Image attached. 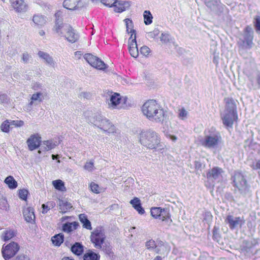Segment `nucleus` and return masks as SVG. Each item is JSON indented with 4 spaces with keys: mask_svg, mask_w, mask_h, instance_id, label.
Wrapping results in <instances>:
<instances>
[{
    "mask_svg": "<svg viewBox=\"0 0 260 260\" xmlns=\"http://www.w3.org/2000/svg\"><path fill=\"white\" fill-rule=\"evenodd\" d=\"M32 59V57L30 55H29L27 52H24L22 54V60L24 63H28L29 61Z\"/></svg>",
    "mask_w": 260,
    "mask_h": 260,
    "instance_id": "obj_50",
    "label": "nucleus"
},
{
    "mask_svg": "<svg viewBox=\"0 0 260 260\" xmlns=\"http://www.w3.org/2000/svg\"><path fill=\"white\" fill-rule=\"evenodd\" d=\"M142 111L144 115L151 121L159 123L164 120L165 111L156 100H149L146 101L142 107Z\"/></svg>",
    "mask_w": 260,
    "mask_h": 260,
    "instance_id": "obj_1",
    "label": "nucleus"
},
{
    "mask_svg": "<svg viewBox=\"0 0 260 260\" xmlns=\"http://www.w3.org/2000/svg\"><path fill=\"white\" fill-rule=\"evenodd\" d=\"M28 193V191L27 190L25 189H22L19 190L18 192V196L21 199L23 200H26L27 199Z\"/></svg>",
    "mask_w": 260,
    "mask_h": 260,
    "instance_id": "obj_48",
    "label": "nucleus"
},
{
    "mask_svg": "<svg viewBox=\"0 0 260 260\" xmlns=\"http://www.w3.org/2000/svg\"><path fill=\"white\" fill-rule=\"evenodd\" d=\"M253 31L250 26H247L243 34L239 37L238 44L243 48L249 49L253 44Z\"/></svg>",
    "mask_w": 260,
    "mask_h": 260,
    "instance_id": "obj_6",
    "label": "nucleus"
},
{
    "mask_svg": "<svg viewBox=\"0 0 260 260\" xmlns=\"http://www.w3.org/2000/svg\"><path fill=\"white\" fill-rule=\"evenodd\" d=\"M100 255L98 253H96L91 250H89L85 253L83 256L84 260H99Z\"/></svg>",
    "mask_w": 260,
    "mask_h": 260,
    "instance_id": "obj_29",
    "label": "nucleus"
},
{
    "mask_svg": "<svg viewBox=\"0 0 260 260\" xmlns=\"http://www.w3.org/2000/svg\"><path fill=\"white\" fill-rule=\"evenodd\" d=\"M39 57L41 58L49 65L54 67L55 66V62L53 58L47 53L39 51L38 53Z\"/></svg>",
    "mask_w": 260,
    "mask_h": 260,
    "instance_id": "obj_24",
    "label": "nucleus"
},
{
    "mask_svg": "<svg viewBox=\"0 0 260 260\" xmlns=\"http://www.w3.org/2000/svg\"><path fill=\"white\" fill-rule=\"evenodd\" d=\"M161 209L162 208L160 207L152 208L151 209V215L152 216L155 218H159V216L161 213Z\"/></svg>",
    "mask_w": 260,
    "mask_h": 260,
    "instance_id": "obj_44",
    "label": "nucleus"
},
{
    "mask_svg": "<svg viewBox=\"0 0 260 260\" xmlns=\"http://www.w3.org/2000/svg\"><path fill=\"white\" fill-rule=\"evenodd\" d=\"M92 67L99 70H104L106 68V64L98 57H96V60H95V62L94 64H92Z\"/></svg>",
    "mask_w": 260,
    "mask_h": 260,
    "instance_id": "obj_39",
    "label": "nucleus"
},
{
    "mask_svg": "<svg viewBox=\"0 0 260 260\" xmlns=\"http://www.w3.org/2000/svg\"><path fill=\"white\" fill-rule=\"evenodd\" d=\"M32 88L35 90L42 89V86L41 84L39 83H35L32 85Z\"/></svg>",
    "mask_w": 260,
    "mask_h": 260,
    "instance_id": "obj_64",
    "label": "nucleus"
},
{
    "mask_svg": "<svg viewBox=\"0 0 260 260\" xmlns=\"http://www.w3.org/2000/svg\"><path fill=\"white\" fill-rule=\"evenodd\" d=\"M41 138L38 134L31 135L26 141L28 149L30 151L35 150L39 147H41Z\"/></svg>",
    "mask_w": 260,
    "mask_h": 260,
    "instance_id": "obj_13",
    "label": "nucleus"
},
{
    "mask_svg": "<svg viewBox=\"0 0 260 260\" xmlns=\"http://www.w3.org/2000/svg\"><path fill=\"white\" fill-rule=\"evenodd\" d=\"M139 139L140 143L147 148L155 150L162 148L159 135L152 129L142 131L139 134Z\"/></svg>",
    "mask_w": 260,
    "mask_h": 260,
    "instance_id": "obj_2",
    "label": "nucleus"
},
{
    "mask_svg": "<svg viewBox=\"0 0 260 260\" xmlns=\"http://www.w3.org/2000/svg\"><path fill=\"white\" fill-rule=\"evenodd\" d=\"M145 246L147 248V249H148L150 250H154V251L157 253H158L160 251V250L158 249V248L156 246L155 241L152 239L150 240L149 241H147L146 242Z\"/></svg>",
    "mask_w": 260,
    "mask_h": 260,
    "instance_id": "obj_34",
    "label": "nucleus"
},
{
    "mask_svg": "<svg viewBox=\"0 0 260 260\" xmlns=\"http://www.w3.org/2000/svg\"><path fill=\"white\" fill-rule=\"evenodd\" d=\"M225 101L226 104L225 111L237 112L235 102L232 99L225 98Z\"/></svg>",
    "mask_w": 260,
    "mask_h": 260,
    "instance_id": "obj_27",
    "label": "nucleus"
},
{
    "mask_svg": "<svg viewBox=\"0 0 260 260\" xmlns=\"http://www.w3.org/2000/svg\"><path fill=\"white\" fill-rule=\"evenodd\" d=\"M223 170L218 167L213 168L207 173V179L211 181H219L222 179Z\"/></svg>",
    "mask_w": 260,
    "mask_h": 260,
    "instance_id": "obj_9",
    "label": "nucleus"
},
{
    "mask_svg": "<svg viewBox=\"0 0 260 260\" xmlns=\"http://www.w3.org/2000/svg\"><path fill=\"white\" fill-rule=\"evenodd\" d=\"M206 5L211 9H214L217 4V1L214 0H205Z\"/></svg>",
    "mask_w": 260,
    "mask_h": 260,
    "instance_id": "obj_49",
    "label": "nucleus"
},
{
    "mask_svg": "<svg viewBox=\"0 0 260 260\" xmlns=\"http://www.w3.org/2000/svg\"><path fill=\"white\" fill-rule=\"evenodd\" d=\"M42 213L43 214H46L47 213V212L50 210V208L48 206V205L46 204H43L42 205Z\"/></svg>",
    "mask_w": 260,
    "mask_h": 260,
    "instance_id": "obj_63",
    "label": "nucleus"
},
{
    "mask_svg": "<svg viewBox=\"0 0 260 260\" xmlns=\"http://www.w3.org/2000/svg\"><path fill=\"white\" fill-rule=\"evenodd\" d=\"M101 249L106 254H109L111 252V247L106 244L102 245V248Z\"/></svg>",
    "mask_w": 260,
    "mask_h": 260,
    "instance_id": "obj_57",
    "label": "nucleus"
},
{
    "mask_svg": "<svg viewBox=\"0 0 260 260\" xmlns=\"http://www.w3.org/2000/svg\"><path fill=\"white\" fill-rule=\"evenodd\" d=\"M65 28L67 31L63 37L71 43L76 42L79 38L78 34L71 26H67Z\"/></svg>",
    "mask_w": 260,
    "mask_h": 260,
    "instance_id": "obj_14",
    "label": "nucleus"
},
{
    "mask_svg": "<svg viewBox=\"0 0 260 260\" xmlns=\"http://www.w3.org/2000/svg\"><path fill=\"white\" fill-rule=\"evenodd\" d=\"M106 238L104 230L102 227L96 228L91 234L90 239L95 248L102 249Z\"/></svg>",
    "mask_w": 260,
    "mask_h": 260,
    "instance_id": "obj_7",
    "label": "nucleus"
},
{
    "mask_svg": "<svg viewBox=\"0 0 260 260\" xmlns=\"http://www.w3.org/2000/svg\"><path fill=\"white\" fill-rule=\"evenodd\" d=\"M15 236V233L13 230L5 231L2 236L3 239L5 241H8Z\"/></svg>",
    "mask_w": 260,
    "mask_h": 260,
    "instance_id": "obj_38",
    "label": "nucleus"
},
{
    "mask_svg": "<svg viewBox=\"0 0 260 260\" xmlns=\"http://www.w3.org/2000/svg\"><path fill=\"white\" fill-rule=\"evenodd\" d=\"M70 26L69 24H64L62 21H57V22L55 23L53 30L58 36L63 37L67 31L65 27Z\"/></svg>",
    "mask_w": 260,
    "mask_h": 260,
    "instance_id": "obj_20",
    "label": "nucleus"
},
{
    "mask_svg": "<svg viewBox=\"0 0 260 260\" xmlns=\"http://www.w3.org/2000/svg\"><path fill=\"white\" fill-rule=\"evenodd\" d=\"M144 23L146 25H149L152 22V15L149 11L145 10L143 14Z\"/></svg>",
    "mask_w": 260,
    "mask_h": 260,
    "instance_id": "obj_37",
    "label": "nucleus"
},
{
    "mask_svg": "<svg viewBox=\"0 0 260 260\" xmlns=\"http://www.w3.org/2000/svg\"><path fill=\"white\" fill-rule=\"evenodd\" d=\"M9 207L7 201L0 194V211H6Z\"/></svg>",
    "mask_w": 260,
    "mask_h": 260,
    "instance_id": "obj_42",
    "label": "nucleus"
},
{
    "mask_svg": "<svg viewBox=\"0 0 260 260\" xmlns=\"http://www.w3.org/2000/svg\"><path fill=\"white\" fill-rule=\"evenodd\" d=\"M133 34L131 35V37L128 39V50L131 55L134 57L137 58L139 56V50L138 48V45L136 41V35L134 34V37H133Z\"/></svg>",
    "mask_w": 260,
    "mask_h": 260,
    "instance_id": "obj_11",
    "label": "nucleus"
},
{
    "mask_svg": "<svg viewBox=\"0 0 260 260\" xmlns=\"http://www.w3.org/2000/svg\"><path fill=\"white\" fill-rule=\"evenodd\" d=\"M251 167L253 170H260V159H257L255 162H253L251 165Z\"/></svg>",
    "mask_w": 260,
    "mask_h": 260,
    "instance_id": "obj_58",
    "label": "nucleus"
},
{
    "mask_svg": "<svg viewBox=\"0 0 260 260\" xmlns=\"http://www.w3.org/2000/svg\"><path fill=\"white\" fill-rule=\"evenodd\" d=\"M11 126L10 120H6L2 123L1 125V129L3 132L8 133L10 131V128H12V127H11Z\"/></svg>",
    "mask_w": 260,
    "mask_h": 260,
    "instance_id": "obj_40",
    "label": "nucleus"
},
{
    "mask_svg": "<svg viewBox=\"0 0 260 260\" xmlns=\"http://www.w3.org/2000/svg\"><path fill=\"white\" fill-rule=\"evenodd\" d=\"M64 236L62 234H58L52 237L51 240L53 244L59 246L63 242Z\"/></svg>",
    "mask_w": 260,
    "mask_h": 260,
    "instance_id": "obj_32",
    "label": "nucleus"
},
{
    "mask_svg": "<svg viewBox=\"0 0 260 260\" xmlns=\"http://www.w3.org/2000/svg\"><path fill=\"white\" fill-rule=\"evenodd\" d=\"M223 123L228 127H232L234 121L238 118L237 112L225 111L221 116Z\"/></svg>",
    "mask_w": 260,
    "mask_h": 260,
    "instance_id": "obj_12",
    "label": "nucleus"
},
{
    "mask_svg": "<svg viewBox=\"0 0 260 260\" xmlns=\"http://www.w3.org/2000/svg\"><path fill=\"white\" fill-rule=\"evenodd\" d=\"M129 203L139 214L141 215L144 214L145 210L142 207L141 201L139 198L135 197L133 200H131Z\"/></svg>",
    "mask_w": 260,
    "mask_h": 260,
    "instance_id": "obj_23",
    "label": "nucleus"
},
{
    "mask_svg": "<svg viewBox=\"0 0 260 260\" xmlns=\"http://www.w3.org/2000/svg\"><path fill=\"white\" fill-rule=\"evenodd\" d=\"M32 22L35 26L41 28L44 26L47 23L46 16L41 14H35L32 17Z\"/></svg>",
    "mask_w": 260,
    "mask_h": 260,
    "instance_id": "obj_19",
    "label": "nucleus"
},
{
    "mask_svg": "<svg viewBox=\"0 0 260 260\" xmlns=\"http://www.w3.org/2000/svg\"><path fill=\"white\" fill-rule=\"evenodd\" d=\"M126 98H122L120 95L117 93H114L110 95L109 105L113 108L117 107L120 104H125Z\"/></svg>",
    "mask_w": 260,
    "mask_h": 260,
    "instance_id": "obj_15",
    "label": "nucleus"
},
{
    "mask_svg": "<svg viewBox=\"0 0 260 260\" xmlns=\"http://www.w3.org/2000/svg\"><path fill=\"white\" fill-rule=\"evenodd\" d=\"M79 226L78 222H67L62 226V230L65 232L70 233L74 230H76Z\"/></svg>",
    "mask_w": 260,
    "mask_h": 260,
    "instance_id": "obj_25",
    "label": "nucleus"
},
{
    "mask_svg": "<svg viewBox=\"0 0 260 260\" xmlns=\"http://www.w3.org/2000/svg\"><path fill=\"white\" fill-rule=\"evenodd\" d=\"M42 93L41 92H37L36 93H34L32 95L31 98V101L28 104V106L31 107L35 102H38V103H40L42 102V99L41 96H42Z\"/></svg>",
    "mask_w": 260,
    "mask_h": 260,
    "instance_id": "obj_36",
    "label": "nucleus"
},
{
    "mask_svg": "<svg viewBox=\"0 0 260 260\" xmlns=\"http://www.w3.org/2000/svg\"><path fill=\"white\" fill-rule=\"evenodd\" d=\"M4 182L10 189H15L17 186V182L12 176L7 177Z\"/></svg>",
    "mask_w": 260,
    "mask_h": 260,
    "instance_id": "obj_33",
    "label": "nucleus"
},
{
    "mask_svg": "<svg viewBox=\"0 0 260 260\" xmlns=\"http://www.w3.org/2000/svg\"><path fill=\"white\" fill-rule=\"evenodd\" d=\"M63 7L70 10H77L83 6L82 0H64Z\"/></svg>",
    "mask_w": 260,
    "mask_h": 260,
    "instance_id": "obj_16",
    "label": "nucleus"
},
{
    "mask_svg": "<svg viewBox=\"0 0 260 260\" xmlns=\"http://www.w3.org/2000/svg\"><path fill=\"white\" fill-rule=\"evenodd\" d=\"M201 144L208 149H214L222 142V138L219 132L212 127L204 131V138L200 140Z\"/></svg>",
    "mask_w": 260,
    "mask_h": 260,
    "instance_id": "obj_3",
    "label": "nucleus"
},
{
    "mask_svg": "<svg viewBox=\"0 0 260 260\" xmlns=\"http://www.w3.org/2000/svg\"><path fill=\"white\" fill-rule=\"evenodd\" d=\"M159 33V30L157 29H155L153 31L149 32L148 34V36L149 37L151 38H154L155 37L158 35Z\"/></svg>",
    "mask_w": 260,
    "mask_h": 260,
    "instance_id": "obj_59",
    "label": "nucleus"
},
{
    "mask_svg": "<svg viewBox=\"0 0 260 260\" xmlns=\"http://www.w3.org/2000/svg\"><path fill=\"white\" fill-rule=\"evenodd\" d=\"M9 101L8 96L5 94H0V103L2 104L7 103Z\"/></svg>",
    "mask_w": 260,
    "mask_h": 260,
    "instance_id": "obj_56",
    "label": "nucleus"
},
{
    "mask_svg": "<svg viewBox=\"0 0 260 260\" xmlns=\"http://www.w3.org/2000/svg\"><path fill=\"white\" fill-rule=\"evenodd\" d=\"M84 169L89 171H92L93 170L94 165L92 161L86 162L84 165Z\"/></svg>",
    "mask_w": 260,
    "mask_h": 260,
    "instance_id": "obj_55",
    "label": "nucleus"
},
{
    "mask_svg": "<svg viewBox=\"0 0 260 260\" xmlns=\"http://www.w3.org/2000/svg\"><path fill=\"white\" fill-rule=\"evenodd\" d=\"M131 6L130 2L128 1H116L114 5V11L121 13L127 9Z\"/></svg>",
    "mask_w": 260,
    "mask_h": 260,
    "instance_id": "obj_22",
    "label": "nucleus"
},
{
    "mask_svg": "<svg viewBox=\"0 0 260 260\" xmlns=\"http://www.w3.org/2000/svg\"><path fill=\"white\" fill-rule=\"evenodd\" d=\"M80 221L82 223L83 227L87 230L92 229L90 221L88 219L87 216L85 214H80L79 215Z\"/></svg>",
    "mask_w": 260,
    "mask_h": 260,
    "instance_id": "obj_26",
    "label": "nucleus"
},
{
    "mask_svg": "<svg viewBox=\"0 0 260 260\" xmlns=\"http://www.w3.org/2000/svg\"><path fill=\"white\" fill-rule=\"evenodd\" d=\"M124 21L125 22V25L126 26V31L128 33H132L133 34H135V30L133 29V23L132 20L126 18L124 19Z\"/></svg>",
    "mask_w": 260,
    "mask_h": 260,
    "instance_id": "obj_41",
    "label": "nucleus"
},
{
    "mask_svg": "<svg viewBox=\"0 0 260 260\" xmlns=\"http://www.w3.org/2000/svg\"><path fill=\"white\" fill-rule=\"evenodd\" d=\"M12 126L15 127H21L24 125V122L22 120H10Z\"/></svg>",
    "mask_w": 260,
    "mask_h": 260,
    "instance_id": "obj_52",
    "label": "nucleus"
},
{
    "mask_svg": "<svg viewBox=\"0 0 260 260\" xmlns=\"http://www.w3.org/2000/svg\"><path fill=\"white\" fill-rule=\"evenodd\" d=\"M59 144L57 141L54 140H50L43 141L41 144V148L38 151V153H41L42 151H46L54 148Z\"/></svg>",
    "mask_w": 260,
    "mask_h": 260,
    "instance_id": "obj_17",
    "label": "nucleus"
},
{
    "mask_svg": "<svg viewBox=\"0 0 260 260\" xmlns=\"http://www.w3.org/2000/svg\"><path fill=\"white\" fill-rule=\"evenodd\" d=\"M83 245L78 242L75 243L71 247V251L77 255H80L83 252Z\"/></svg>",
    "mask_w": 260,
    "mask_h": 260,
    "instance_id": "obj_30",
    "label": "nucleus"
},
{
    "mask_svg": "<svg viewBox=\"0 0 260 260\" xmlns=\"http://www.w3.org/2000/svg\"><path fill=\"white\" fill-rule=\"evenodd\" d=\"M225 221L229 224L230 228L233 230L239 226L240 228L245 223L243 217H234L232 215H228Z\"/></svg>",
    "mask_w": 260,
    "mask_h": 260,
    "instance_id": "obj_10",
    "label": "nucleus"
},
{
    "mask_svg": "<svg viewBox=\"0 0 260 260\" xmlns=\"http://www.w3.org/2000/svg\"><path fill=\"white\" fill-rule=\"evenodd\" d=\"M170 36L167 34H162L160 38V41L164 43H167L169 42Z\"/></svg>",
    "mask_w": 260,
    "mask_h": 260,
    "instance_id": "obj_54",
    "label": "nucleus"
},
{
    "mask_svg": "<svg viewBox=\"0 0 260 260\" xmlns=\"http://www.w3.org/2000/svg\"><path fill=\"white\" fill-rule=\"evenodd\" d=\"M116 1L114 0H102L101 2L103 4L109 7H113Z\"/></svg>",
    "mask_w": 260,
    "mask_h": 260,
    "instance_id": "obj_53",
    "label": "nucleus"
},
{
    "mask_svg": "<svg viewBox=\"0 0 260 260\" xmlns=\"http://www.w3.org/2000/svg\"><path fill=\"white\" fill-rule=\"evenodd\" d=\"M187 115L188 112L184 108L179 110L178 116L181 119L184 120L186 119Z\"/></svg>",
    "mask_w": 260,
    "mask_h": 260,
    "instance_id": "obj_46",
    "label": "nucleus"
},
{
    "mask_svg": "<svg viewBox=\"0 0 260 260\" xmlns=\"http://www.w3.org/2000/svg\"><path fill=\"white\" fill-rule=\"evenodd\" d=\"M89 121L105 132L109 134L116 133V129L115 126L108 119L100 114H96L92 117H91L89 119Z\"/></svg>",
    "mask_w": 260,
    "mask_h": 260,
    "instance_id": "obj_5",
    "label": "nucleus"
},
{
    "mask_svg": "<svg viewBox=\"0 0 260 260\" xmlns=\"http://www.w3.org/2000/svg\"><path fill=\"white\" fill-rule=\"evenodd\" d=\"M233 185L241 194L245 196L250 191V186L247 183L245 176L239 171H235L232 177Z\"/></svg>",
    "mask_w": 260,
    "mask_h": 260,
    "instance_id": "obj_4",
    "label": "nucleus"
},
{
    "mask_svg": "<svg viewBox=\"0 0 260 260\" xmlns=\"http://www.w3.org/2000/svg\"><path fill=\"white\" fill-rule=\"evenodd\" d=\"M12 7L17 12H24L27 10V7L23 0H10Z\"/></svg>",
    "mask_w": 260,
    "mask_h": 260,
    "instance_id": "obj_18",
    "label": "nucleus"
},
{
    "mask_svg": "<svg viewBox=\"0 0 260 260\" xmlns=\"http://www.w3.org/2000/svg\"><path fill=\"white\" fill-rule=\"evenodd\" d=\"M52 184L54 188L60 191H65L66 190V187L64 186V182L61 180H56L53 181Z\"/></svg>",
    "mask_w": 260,
    "mask_h": 260,
    "instance_id": "obj_35",
    "label": "nucleus"
},
{
    "mask_svg": "<svg viewBox=\"0 0 260 260\" xmlns=\"http://www.w3.org/2000/svg\"><path fill=\"white\" fill-rule=\"evenodd\" d=\"M23 216L27 222L32 223L35 221V215L34 210L31 207H27L23 209Z\"/></svg>",
    "mask_w": 260,
    "mask_h": 260,
    "instance_id": "obj_21",
    "label": "nucleus"
},
{
    "mask_svg": "<svg viewBox=\"0 0 260 260\" xmlns=\"http://www.w3.org/2000/svg\"><path fill=\"white\" fill-rule=\"evenodd\" d=\"M54 16L55 17V22H57V21H62L61 19L62 12L61 11H58L56 12L54 15Z\"/></svg>",
    "mask_w": 260,
    "mask_h": 260,
    "instance_id": "obj_60",
    "label": "nucleus"
},
{
    "mask_svg": "<svg viewBox=\"0 0 260 260\" xmlns=\"http://www.w3.org/2000/svg\"><path fill=\"white\" fill-rule=\"evenodd\" d=\"M254 26L255 30L258 34H260V16H256L254 18Z\"/></svg>",
    "mask_w": 260,
    "mask_h": 260,
    "instance_id": "obj_47",
    "label": "nucleus"
},
{
    "mask_svg": "<svg viewBox=\"0 0 260 260\" xmlns=\"http://www.w3.org/2000/svg\"><path fill=\"white\" fill-rule=\"evenodd\" d=\"M213 237L214 239L218 240L219 239V233H218V229L216 228V227H214L213 230Z\"/></svg>",
    "mask_w": 260,
    "mask_h": 260,
    "instance_id": "obj_61",
    "label": "nucleus"
},
{
    "mask_svg": "<svg viewBox=\"0 0 260 260\" xmlns=\"http://www.w3.org/2000/svg\"><path fill=\"white\" fill-rule=\"evenodd\" d=\"M90 188L92 192L95 193H99L101 192V189L100 188L99 185L94 183L92 182L90 184Z\"/></svg>",
    "mask_w": 260,
    "mask_h": 260,
    "instance_id": "obj_51",
    "label": "nucleus"
},
{
    "mask_svg": "<svg viewBox=\"0 0 260 260\" xmlns=\"http://www.w3.org/2000/svg\"><path fill=\"white\" fill-rule=\"evenodd\" d=\"M161 213L159 216L160 219L169 223L172 222L169 210L167 209H161Z\"/></svg>",
    "mask_w": 260,
    "mask_h": 260,
    "instance_id": "obj_31",
    "label": "nucleus"
},
{
    "mask_svg": "<svg viewBox=\"0 0 260 260\" xmlns=\"http://www.w3.org/2000/svg\"><path fill=\"white\" fill-rule=\"evenodd\" d=\"M14 260H30V259L26 255L20 254L17 256Z\"/></svg>",
    "mask_w": 260,
    "mask_h": 260,
    "instance_id": "obj_62",
    "label": "nucleus"
},
{
    "mask_svg": "<svg viewBox=\"0 0 260 260\" xmlns=\"http://www.w3.org/2000/svg\"><path fill=\"white\" fill-rule=\"evenodd\" d=\"M96 56H95L90 53L85 54L84 56V59L91 66L94 64L95 60H96Z\"/></svg>",
    "mask_w": 260,
    "mask_h": 260,
    "instance_id": "obj_43",
    "label": "nucleus"
},
{
    "mask_svg": "<svg viewBox=\"0 0 260 260\" xmlns=\"http://www.w3.org/2000/svg\"><path fill=\"white\" fill-rule=\"evenodd\" d=\"M139 52L143 56L147 57L150 53V49L148 47L143 46L140 48Z\"/></svg>",
    "mask_w": 260,
    "mask_h": 260,
    "instance_id": "obj_45",
    "label": "nucleus"
},
{
    "mask_svg": "<svg viewBox=\"0 0 260 260\" xmlns=\"http://www.w3.org/2000/svg\"><path fill=\"white\" fill-rule=\"evenodd\" d=\"M19 249V245L15 242H12L5 246L3 245L2 253L4 258L6 260H8L14 256Z\"/></svg>",
    "mask_w": 260,
    "mask_h": 260,
    "instance_id": "obj_8",
    "label": "nucleus"
},
{
    "mask_svg": "<svg viewBox=\"0 0 260 260\" xmlns=\"http://www.w3.org/2000/svg\"><path fill=\"white\" fill-rule=\"evenodd\" d=\"M59 210L62 213L67 212L72 208L71 203L61 200H59Z\"/></svg>",
    "mask_w": 260,
    "mask_h": 260,
    "instance_id": "obj_28",
    "label": "nucleus"
}]
</instances>
